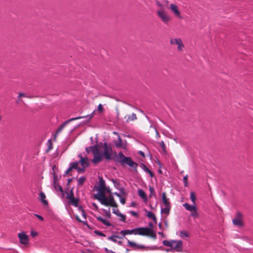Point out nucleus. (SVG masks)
<instances>
[{
    "label": "nucleus",
    "mask_w": 253,
    "mask_h": 253,
    "mask_svg": "<svg viewBox=\"0 0 253 253\" xmlns=\"http://www.w3.org/2000/svg\"><path fill=\"white\" fill-rule=\"evenodd\" d=\"M31 235L32 237H34L38 235V233L34 231H32L31 232Z\"/></svg>",
    "instance_id": "nucleus-47"
},
{
    "label": "nucleus",
    "mask_w": 253,
    "mask_h": 253,
    "mask_svg": "<svg viewBox=\"0 0 253 253\" xmlns=\"http://www.w3.org/2000/svg\"><path fill=\"white\" fill-rule=\"evenodd\" d=\"M73 198H75V197L74 196L73 192L72 190H71L70 192V193L69 195H68V196H67V198L69 200H71V199H72Z\"/></svg>",
    "instance_id": "nucleus-34"
},
{
    "label": "nucleus",
    "mask_w": 253,
    "mask_h": 253,
    "mask_svg": "<svg viewBox=\"0 0 253 253\" xmlns=\"http://www.w3.org/2000/svg\"><path fill=\"white\" fill-rule=\"evenodd\" d=\"M179 236L181 238L188 237L189 235V233L186 231H181L179 232Z\"/></svg>",
    "instance_id": "nucleus-26"
},
{
    "label": "nucleus",
    "mask_w": 253,
    "mask_h": 253,
    "mask_svg": "<svg viewBox=\"0 0 253 253\" xmlns=\"http://www.w3.org/2000/svg\"><path fill=\"white\" fill-rule=\"evenodd\" d=\"M85 117H76V118H73L70 119L68 120H67L66 122H65L57 129V131H56V133L55 134V135H54V139L56 138V137L57 135H58V134L59 133H60L63 129V128L65 127V126H66V125L67 124H68V123H69L70 122H71L72 121H75V120H79V119H81L85 118Z\"/></svg>",
    "instance_id": "nucleus-9"
},
{
    "label": "nucleus",
    "mask_w": 253,
    "mask_h": 253,
    "mask_svg": "<svg viewBox=\"0 0 253 253\" xmlns=\"http://www.w3.org/2000/svg\"><path fill=\"white\" fill-rule=\"evenodd\" d=\"M93 113H94V112H93V113L90 114V115H87V116H85L84 117H85V118H88V122H89V121L93 118Z\"/></svg>",
    "instance_id": "nucleus-42"
},
{
    "label": "nucleus",
    "mask_w": 253,
    "mask_h": 253,
    "mask_svg": "<svg viewBox=\"0 0 253 253\" xmlns=\"http://www.w3.org/2000/svg\"><path fill=\"white\" fill-rule=\"evenodd\" d=\"M86 178L85 177H81L79 178L78 180V185H82L83 184Z\"/></svg>",
    "instance_id": "nucleus-31"
},
{
    "label": "nucleus",
    "mask_w": 253,
    "mask_h": 253,
    "mask_svg": "<svg viewBox=\"0 0 253 253\" xmlns=\"http://www.w3.org/2000/svg\"><path fill=\"white\" fill-rule=\"evenodd\" d=\"M155 131H156V137L158 139L160 137V135L159 134V133L157 131V130L156 129H155Z\"/></svg>",
    "instance_id": "nucleus-50"
},
{
    "label": "nucleus",
    "mask_w": 253,
    "mask_h": 253,
    "mask_svg": "<svg viewBox=\"0 0 253 253\" xmlns=\"http://www.w3.org/2000/svg\"><path fill=\"white\" fill-rule=\"evenodd\" d=\"M242 214L240 212H238L237 213V217L234 218L232 220L233 224L239 227L243 226V222L242 221Z\"/></svg>",
    "instance_id": "nucleus-12"
},
{
    "label": "nucleus",
    "mask_w": 253,
    "mask_h": 253,
    "mask_svg": "<svg viewBox=\"0 0 253 253\" xmlns=\"http://www.w3.org/2000/svg\"><path fill=\"white\" fill-rule=\"evenodd\" d=\"M35 216H36L39 220H41V221H43V218L40 215H39V214H34Z\"/></svg>",
    "instance_id": "nucleus-44"
},
{
    "label": "nucleus",
    "mask_w": 253,
    "mask_h": 253,
    "mask_svg": "<svg viewBox=\"0 0 253 253\" xmlns=\"http://www.w3.org/2000/svg\"><path fill=\"white\" fill-rule=\"evenodd\" d=\"M113 133L115 134H117L118 136V140L114 142L116 147L117 148L126 149V146L125 144H123V140L121 138L120 136L119 135L118 133L114 131L113 132Z\"/></svg>",
    "instance_id": "nucleus-14"
},
{
    "label": "nucleus",
    "mask_w": 253,
    "mask_h": 253,
    "mask_svg": "<svg viewBox=\"0 0 253 253\" xmlns=\"http://www.w3.org/2000/svg\"><path fill=\"white\" fill-rule=\"evenodd\" d=\"M54 182H53V186H54V188L55 190H56L57 191H59L61 192H63V189H62V187L61 186H60L57 182V179H56L57 176H55V175H54Z\"/></svg>",
    "instance_id": "nucleus-17"
},
{
    "label": "nucleus",
    "mask_w": 253,
    "mask_h": 253,
    "mask_svg": "<svg viewBox=\"0 0 253 253\" xmlns=\"http://www.w3.org/2000/svg\"><path fill=\"white\" fill-rule=\"evenodd\" d=\"M78 156L80 158V163L82 167L87 168L89 166V162L87 157H83L82 154H80Z\"/></svg>",
    "instance_id": "nucleus-15"
},
{
    "label": "nucleus",
    "mask_w": 253,
    "mask_h": 253,
    "mask_svg": "<svg viewBox=\"0 0 253 253\" xmlns=\"http://www.w3.org/2000/svg\"><path fill=\"white\" fill-rule=\"evenodd\" d=\"M117 243H118L119 244H122V242L121 241H117Z\"/></svg>",
    "instance_id": "nucleus-61"
},
{
    "label": "nucleus",
    "mask_w": 253,
    "mask_h": 253,
    "mask_svg": "<svg viewBox=\"0 0 253 253\" xmlns=\"http://www.w3.org/2000/svg\"><path fill=\"white\" fill-rule=\"evenodd\" d=\"M93 205L94 206V207L97 208V206L95 204H94Z\"/></svg>",
    "instance_id": "nucleus-63"
},
{
    "label": "nucleus",
    "mask_w": 253,
    "mask_h": 253,
    "mask_svg": "<svg viewBox=\"0 0 253 253\" xmlns=\"http://www.w3.org/2000/svg\"><path fill=\"white\" fill-rule=\"evenodd\" d=\"M169 8L175 17L179 19L183 18L181 16V13L177 5L174 3H171Z\"/></svg>",
    "instance_id": "nucleus-8"
},
{
    "label": "nucleus",
    "mask_w": 253,
    "mask_h": 253,
    "mask_svg": "<svg viewBox=\"0 0 253 253\" xmlns=\"http://www.w3.org/2000/svg\"><path fill=\"white\" fill-rule=\"evenodd\" d=\"M116 161L122 166L127 165L136 170L138 165L130 157H126L122 152H119L117 156Z\"/></svg>",
    "instance_id": "nucleus-3"
},
{
    "label": "nucleus",
    "mask_w": 253,
    "mask_h": 253,
    "mask_svg": "<svg viewBox=\"0 0 253 253\" xmlns=\"http://www.w3.org/2000/svg\"><path fill=\"white\" fill-rule=\"evenodd\" d=\"M18 237L19 239L20 243L24 245H28L29 244V237L24 233L21 232L18 234Z\"/></svg>",
    "instance_id": "nucleus-13"
},
{
    "label": "nucleus",
    "mask_w": 253,
    "mask_h": 253,
    "mask_svg": "<svg viewBox=\"0 0 253 253\" xmlns=\"http://www.w3.org/2000/svg\"><path fill=\"white\" fill-rule=\"evenodd\" d=\"M183 181L184 182V186H187L188 185V175H186L183 177Z\"/></svg>",
    "instance_id": "nucleus-36"
},
{
    "label": "nucleus",
    "mask_w": 253,
    "mask_h": 253,
    "mask_svg": "<svg viewBox=\"0 0 253 253\" xmlns=\"http://www.w3.org/2000/svg\"><path fill=\"white\" fill-rule=\"evenodd\" d=\"M156 4L159 7H163V5L162 4V3L159 1H156Z\"/></svg>",
    "instance_id": "nucleus-52"
},
{
    "label": "nucleus",
    "mask_w": 253,
    "mask_h": 253,
    "mask_svg": "<svg viewBox=\"0 0 253 253\" xmlns=\"http://www.w3.org/2000/svg\"><path fill=\"white\" fill-rule=\"evenodd\" d=\"M158 17L165 24H168L170 20V17L166 13L164 9H161L157 11Z\"/></svg>",
    "instance_id": "nucleus-7"
},
{
    "label": "nucleus",
    "mask_w": 253,
    "mask_h": 253,
    "mask_svg": "<svg viewBox=\"0 0 253 253\" xmlns=\"http://www.w3.org/2000/svg\"><path fill=\"white\" fill-rule=\"evenodd\" d=\"M106 191L108 192H110V190L109 189H108L107 188V190H106Z\"/></svg>",
    "instance_id": "nucleus-58"
},
{
    "label": "nucleus",
    "mask_w": 253,
    "mask_h": 253,
    "mask_svg": "<svg viewBox=\"0 0 253 253\" xmlns=\"http://www.w3.org/2000/svg\"><path fill=\"white\" fill-rule=\"evenodd\" d=\"M121 218H120V220L123 221V222H125L126 221V215L122 214V213H121L119 216Z\"/></svg>",
    "instance_id": "nucleus-39"
},
{
    "label": "nucleus",
    "mask_w": 253,
    "mask_h": 253,
    "mask_svg": "<svg viewBox=\"0 0 253 253\" xmlns=\"http://www.w3.org/2000/svg\"><path fill=\"white\" fill-rule=\"evenodd\" d=\"M79 163L78 162H75L72 163L70 164V166L71 167V168L73 169H77L79 168L78 167Z\"/></svg>",
    "instance_id": "nucleus-30"
},
{
    "label": "nucleus",
    "mask_w": 253,
    "mask_h": 253,
    "mask_svg": "<svg viewBox=\"0 0 253 253\" xmlns=\"http://www.w3.org/2000/svg\"><path fill=\"white\" fill-rule=\"evenodd\" d=\"M129 212L133 216L138 217V213L135 211H129Z\"/></svg>",
    "instance_id": "nucleus-41"
},
{
    "label": "nucleus",
    "mask_w": 253,
    "mask_h": 253,
    "mask_svg": "<svg viewBox=\"0 0 253 253\" xmlns=\"http://www.w3.org/2000/svg\"><path fill=\"white\" fill-rule=\"evenodd\" d=\"M79 209L81 210L82 211L83 217H84V219H86V215H85V212L82 209L81 207H80Z\"/></svg>",
    "instance_id": "nucleus-48"
},
{
    "label": "nucleus",
    "mask_w": 253,
    "mask_h": 253,
    "mask_svg": "<svg viewBox=\"0 0 253 253\" xmlns=\"http://www.w3.org/2000/svg\"><path fill=\"white\" fill-rule=\"evenodd\" d=\"M95 233L99 236H102V237H105L106 235L101 232V231L96 230L94 231Z\"/></svg>",
    "instance_id": "nucleus-37"
},
{
    "label": "nucleus",
    "mask_w": 253,
    "mask_h": 253,
    "mask_svg": "<svg viewBox=\"0 0 253 253\" xmlns=\"http://www.w3.org/2000/svg\"><path fill=\"white\" fill-rule=\"evenodd\" d=\"M90 148L91 149L94 155V158L92 160L94 164H96L100 162L102 160L103 157H104L107 161L112 159V149L106 142L104 143L103 145V150L102 154L100 153L97 146L90 147Z\"/></svg>",
    "instance_id": "nucleus-1"
},
{
    "label": "nucleus",
    "mask_w": 253,
    "mask_h": 253,
    "mask_svg": "<svg viewBox=\"0 0 253 253\" xmlns=\"http://www.w3.org/2000/svg\"><path fill=\"white\" fill-rule=\"evenodd\" d=\"M183 243L181 241L173 240L171 249L174 251L180 252L182 250Z\"/></svg>",
    "instance_id": "nucleus-11"
},
{
    "label": "nucleus",
    "mask_w": 253,
    "mask_h": 253,
    "mask_svg": "<svg viewBox=\"0 0 253 253\" xmlns=\"http://www.w3.org/2000/svg\"><path fill=\"white\" fill-rule=\"evenodd\" d=\"M71 180H72L71 179H68V183H70L71 182Z\"/></svg>",
    "instance_id": "nucleus-59"
},
{
    "label": "nucleus",
    "mask_w": 253,
    "mask_h": 253,
    "mask_svg": "<svg viewBox=\"0 0 253 253\" xmlns=\"http://www.w3.org/2000/svg\"><path fill=\"white\" fill-rule=\"evenodd\" d=\"M162 202L164 204V206L166 205H170V202H169V199L167 197V195L166 192H163L162 193Z\"/></svg>",
    "instance_id": "nucleus-18"
},
{
    "label": "nucleus",
    "mask_w": 253,
    "mask_h": 253,
    "mask_svg": "<svg viewBox=\"0 0 253 253\" xmlns=\"http://www.w3.org/2000/svg\"><path fill=\"white\" fill-rule=\"evenodd\" d=\"M96 199L99 201L101 204L106 206H109L115 208L118 207V204L112 196H109V197L107 198L105 194H101L99 197H96Z\"/></svg>",
    "instance_id": "nucleus-4"
},
{
    "label": "nucleus",
    "mask_w": 253,
    "mask_h": 253,
    "mask_svg": "<svg viewBox=\"0 0 253 253\" xmlns=\"http://www.w3.org/2000/svg\"><path fill=\"white\" fill-rule=\"evenodd\" d=\"M165 208L161 209V212L162 213H166L167 215H168L169 213L170 209V205H166L165 206Z\"/></svg>",
    "instance_id": "nucleus-22"
},
{
    "label": "nucleus",
    "mask_w": 253,
    "mask_h": 253,
    "mask_svg": "<svg viewBox=\"0 0 253 253\" xmlns=\"http://www.w3.org/2000/svg\"><path fill=\"white\" fill-rule=\"evenodd\" d=\"M131 206L134 207L135 206V203L134 202H131Z\"/></svg>",
    "instance_id": "nucleus-56"
},
{
    "label": "nucleus",
    "mask_w": 253,
    "mask_h": 253,
    "mask_svg": "<svg viewBox=\"0 0 253 253\" xmlns=\"http://www.w3.org/2000/svg\"><path fill=\"white\" fill-rule=\"evenodd\" d=\"M173 240L168 241V240H164L163 241V244L164 246L166 247H169L171 248V246H172Z\"/></svg>",
    "instance_id": "nucleus-24"
},
{
    "label": "nucleus",
    "mask_w": 253,
    "mask_h": 253,
    "mask_svg": "<svg viewBox=\"0 0 253 253\" xmlns=\"http://www.w3.org/2000/svg\"><path fill=\"white\" fill-rule=\"evenodd\" d=\"M183 207L186 209V210L190 211L196 210V207L194 205H190L188 203H185L183 205Z\"/></svg>",
    "instance_id": "nucleus-20"
},
{
    "label": "nucleus",
    "mask_w": 253,
    "mask_h": 253,
    "mask_svg": "<svg viewBox=\"0 0 253 253\" xmlns=\"http://www.w3.org/2000/svg\"><path fill=\"white\" fill-rule=\"evenodd\" d=\"M73 169L71 168V167L70 166V168H69L68 169L66 170V174H68L69 173H70L72 170Z\"/></svg>",
    "instance_id": "nucleus-51"
},
{
    "label": "nucleus",
    "mask_w": 253,
    "mask_h": 253,
    "mask_svg": "<svg viewBox=\"0 0 253 253\" xmlns=\"http://www.w3.org/2000/svg\"><path fill=\"white\" fill-rule=\"evenodd\" d=\"M105 250H106V251L107 252H108V249H105Z\"/></svg>",
    "instance_id": "nucleus-64"
},
{
    "label": "nucleus",
    "mask_w": 253,
    "mask_h": 253,
    "mask_svg": "<svg viewBox=\"0 0 253 253\" xmlns=\"http://www.w3.org/2000/svg\"><path fill=\"white\" fill-rule=\"evenodd\" d=\"M149 189L150 192V197L155 196L156 194L154 188L152 186H149Z\"/></svg>",
    "instance_id": "nucleus-33"
},
{
    "label": "nucleus",
    "mask_w": 253,
    "mask_h": 253,
    "mask_svg": "<svg viewBox=\"0 0 253 253\" xmlns=\"http://www.w3.org/2000/svg\"><path fill=\"white\" fill-rule=\"evenodd\" d=\"M119 234L122 235V237H120V239H123L126 235L131 234L148 236L154 239L156 238V234L154 233L151 229L148 227H139L132 230L126 229L122 230L119 233Z\"/></svg>",
    "instance_id": "nucleus-2"
},
{
    "label": "nucleus",
    "mask_w": 253,
    "mask_h": 253,
    "mask_svg": "<svg viewBox=\"0 0 253 253\" xmlns=\"http://www.w3.org/2000/svg\"><path fill=\"white\" fill-rule=\"evenodd\" d=\"M147 216L148 217L152 218L154 221H156V217L155 214L152 212L148 211Z\"/></svg>",
    "instance_id": "nucleus-28"
},
{
    "label": "nucleus",
    "mask_w": 253,
    "mask_h": 253,
    "mask_svg": "<svg viewBox=\"0 0 253 253\" xmlns=\"http://www.w3.org/2000/svg\"><path fill=\"white\" fill-rule=\"evenodd\" d=\"M139 154L141 155V156H144V154L143 152L142 151H139Z\"/></svg>",
    "instance_id": "nucleus-57"
},
{
    "label": "nucleus",
    "mask_w": 253,
    "mask_h": 253,
    "mask_svg": "<svg viewBox=\"0 0 253 253\" xmlns=\"http://www.w3.org/2000/svg\"><path fill=\"white\" fill-rule=\"evenodd\" d=\"M85 169L86 168L84 167H82V168H78L77 170L79 173H82L84 172Z\"/></svg>",
    "instance_id": "nucleus-35"
},
{
    "label": "nucleus",
    "mask_w": 253,
    "mask_h": 253,
    "mask_svg": "<svg viewBox=\"0 0 253 253\" xmlns=\"http://www.w3.org/2000/svg\"><path fill=\"white\" fill-rule=\"evenodd\" d=\"M113 212L118 215V216L121 213L118 209L114 210Z\"/></svg>",
    "instance_id": "nucleus-43"
},
{
    "label": "nucleus",
    "mask_w": 253,
    "mask_h": 253,
    "mask_svg": "<svg viewBox=\"0 0 253 253\" xmlns=\"http://www.w3.org/2000/svg\"><path fill=\"white\" fill-rule=\"evenodd\" d=\"M190 199L194 205H195L196 200V196L194 192H190Z\"/></svg>",
    "instance_id": "nucleus-27"
},
{
    "label": "nucleus",
    "mask_w": 253,
    "mask_h": 253,
    "mask_svg": "<svg viewBox=\"0 0 253 253\" xmlns=\"http://www.w3.org/2000/svg\"><path fill=\"white\" fill-rule=\"evenodd\" d=\"M109 252L110 253H115L114 252L112 251H110Z\"/></svg>",
    "instance_id": "nucleus-62"
},
{
    "label": "nucleus",
    "mask_w": 253,
    "mask_h": 253,
    "mask_svg": "<svg viewBox=\"0 0 253 253\" xmlns=\"http://www.w3.org/2000/svg\"><path fill=\"white\" fill-rule=\"evenodd\" d=\"M148 173H149L151 177H152L154 176L153 173L150 170L148 172Z\"/></svg>",
    "instance_id": "nucleus-54"
},
{
    "label": "nucleus",
    "mask_w": 253,
    "mask_h": 253,
    "mask_svg": "<svg viewBox=\"0 0 253 253\" xmlns=\"http://www.w3.org/2000/svg\"><path fill=\"white\" fill-rule=\"evenodd\" d=\"M127 244L128 245L133 248L134 250H137V249H145L146 250H157L158 248L156 246H152V247H145L144 245H137L135 242L130 241L128 240H127Z\"/></svg>",
    "instance_id": "nucleus-5"
},
{
    "label": "nucleus",
    "mask_w": 253,
    "mask_h": 253,
    "mask_svg": "<svg viewBox=\"0 0 253 253\" xmlns=\"http://www.w3.org/2000/svg\"><path fill=\"white\" fill-rule=\"evenodd\" d=\"M97 110L100 113H102L103 111V108L101 104H99L98 106Z\"/></svg>",
    "instance_id": "nucleus-38"
},
{
    "label": "nucleus",
    "mask_w": 253,
    "mask_h": 253,
    "mask_svg": "<svg viewBox=\"0 0 253 253\" xmlns=\"http://www.w3.org/2000/svg\"><path fill=\"white\" fill-rule=\"evenodd\" d=\"M120 239V237L117 235H112L108 237V240H111L115 243L117 242V239Z\"/></svg>",
    "instance_id": "nucleus-25"
},
{
    "label": "nucleus",
    "mask_w": 253,
    "mask_h": 253,
    "mask_svg": "<svg viewBox=\"0 0 253 253\" xmlns=\"http://www.w3.org/2000/svg\"><path fill=\"white\" fill-rule=\"evenodd\" d=\"M125 119L126 120V122L128 123L136 120L137 117L135 114L132 113L131 115H126L125 116Z\"/></svg>",
    "instance_id": "nucleus-16"
},
{
    "label": "nucleus",
    "mask_w": 253,
    "mask_h": 253,
    "mask_svg": "<svg viewBox=\"0 0 253 253\" xmlns=\"http://www.w3.org/2000/svg\"><path fill=\"white\" fill-rule=\"evenodd\" d=\"M99 185L98 188V190L99 193L95 195V199H96V197H99L101 194H105V192L107 190L105 180L102 177H99Z\"/></svg>",
    "instance_id": "nucleus-6"
},
{
    "label": "nucleus",
    "mask_w": 253,
    "mask_h": 253,
    "mask_svg": "<svg viewBox=\"0 0 253 253\" xmlns=\"http://www.w3.org/2000/svg\"><path fill=\"white\" fill-rule=\"evenodd\" d=\"M40 198L42 204L47 206L48 205V202L45 200L46 196L45 194L43 192H41L40 194Z\"/></svg>",
    "instance_id": "nucleus-19"
},
{
    "label": "nucleus",
    "mask_w": 253,
    "mask_h": 253,
    "mask_svg": "<svg viewBox=\"0 0 253 253\" xmlns=\"http://www.w3.org/2000/svg\"><path fill=\"white\" fill-rule=\"evenodd\" d=\"M70 203L75 207L78 206V200L75 198H73L72 199L70 200Z\"/></svg>",
    "instance_id": "nucleus-29"
},
{
    "label": "nucleus",
    "mask_w": 253,
    "mask_h": 253,
    "mask_svg": "<svg viewBox=\"0 0 253 253\" xmlns=\"http://www.w3.org/2000/svg\"><path fill=\"white\" fill-rule=\"evenodd\" d=\"M75 217H76V219L80 222H82L84 224H85V223H86V222H84V221H83L82 220H81L80 219V218H79V216L78 215H75Z\"/></svg>",
    "instance_id": "nucleus-45"
},
{
    "label": "nucleus",
    "mask_w": 253,
    "mask_h": 253,
    "mask_svg": "<svg viewBox=\"0 0 253 253\" xmlns=\"http://www.w3.org/2000/svg\"><path fill=\"white\" fill-rule=\"evenodd\" d=\"M120 202L123 204L124 205L126 203V199L122 197L121 198H120Z\"/></svg>",
    "instance_id": "nucleus-46"
},
{
    "label": "nucleus",
    "mask_w": 253,
    "mask_h": 253,
    "mask_svg": "<svg viewBox=\"0 0 253 253\" xmlns=\"http://www.w3.org/2000/svg\"><path fill=\"white\" fill-rule=\"evenodd\" d=\"M160 146L162 148L163 152L166 153V147L164 141H161L159 143Z\"/></svg>",
    "instance_id": "nucleus-32"
},
{
    "label": "nucleus",
    "mask_w": 253,
    "mask_h": 253,
    "mask_svg": "<svg viewBox=\"0 0 253 253\" xmlns=\"http://www.w3.org/2000/svg\"><path fill=\"white\" fill-rule=\"evenodd\" d=\"M143 169L147 172H148L150 170L148 169V168L144 165H142Z\"/></svg>",
    "instance_id": "nucleus-49"
},
{
    "label": "nucleus",
    "mask_w": 253,
    "mask_h": 253,
    "mask_svg": "<svg viewBox=\"0 0 253 253\" xmlns=\"http://www.w3.org/2000/svg\"><path fill=\"white\" fill-rule=\"evenodd\" d=\"M96 218L98 221L101 222L102 223H103L104 225H105L107 226H110L111 225V223L109 222V221L103 218L101 216H98L96 217Z\"/></svg>",
    "instance_id": "nucleus-21"
},
{
    "label": "nucleus",
    "mask_w": 253,
    "mask_h": 253,
    "mask_svg": "<svg viewBox=\"0 0 253 253\" xmlns=\"http://www.w3.org/2000/svg\"><path fill=\"white\" fill-rule=\"evenodd\" d=\"M138 194L139 197L144 200H146V195L144 191L140 189L138 190Z\"/></svg>",
    "instance_id": "nucleus-23"
},
{
    "label": "nucleus",
    "mask_w": 253,
    "mask_h": 253,
    "mask_svg": "<svg viewBox=\"0 0 253 253\" xmlns=\"http://www.w3.org/2000/svg\"><path fill=\"white\" fill-rule=\"evenodd\" d=\"M170 43L171 44L177 45L178 51L180 52L183 51L184 45L182 40L180 38L171 39L170 40Z\"/></svg>",
    "instance_id": "nucleus-10"
},
{
    "label": "nucleus",
    "mask_w": 253,
    "mask_h": 253,
    "mask_svg": "<svg viewBox=\"0 0 253 253\" xmlns=\"http://www.w3.org/2000/svg\"><path fill=\"white\" fill-rule=\"evenodd\" d=\"M25 95L24 93H19L18 97H25Z\"/></svg>",
    "instance_id": "nucleus-53"
},
{
    "label": "nucleus",
    "mask_w": 253,
    "mask_h": 253,
    "mask_svg": "<svg viewBox=\"0 0 253 253\" xmlns=\"http://www.w3.org/2000/svg\"><path fill=\"white\" fill-rule=\"evenodd\" d=\"M114 195H116V196H117L118 197H119V198H121V197H122V196H121V195H120L119 193H117V192L114 193Z\"/></svg>",
    "instance_id": "nucleus-55"
},
{
    "label": "nucleus",
    "mask_w": 253,
    "mask_h": 253,
    "mask_svg": "<svg viewBox=\"0 0 253 253\" xmlns=\"http://www.w3.org/2000/svg\"><path fill=\"white\" fill-rule=\"evenodd\" d=\"M159 234L162 235V236H163V233L162 232H159Z\"/></svg>",
    "instance_id": "nucleus-60"
},
{
    "label": "nucleus",
    "mask_w": 253,
    "mask_h": 253,
    "mask_svg": "<svg viewBox=\"0 0 253 253\" xmlns=\"http://www.w3.org/2000/svg\"><path fill=\"white\" fill-rule=\"evenodd\" d=\"M191 215L193 217H197L198 215V214L197 212V209H196V210L193 211L191 212Z\"/></svg>",
    "instance_id": "nucleus-40"
}]
</instances>
